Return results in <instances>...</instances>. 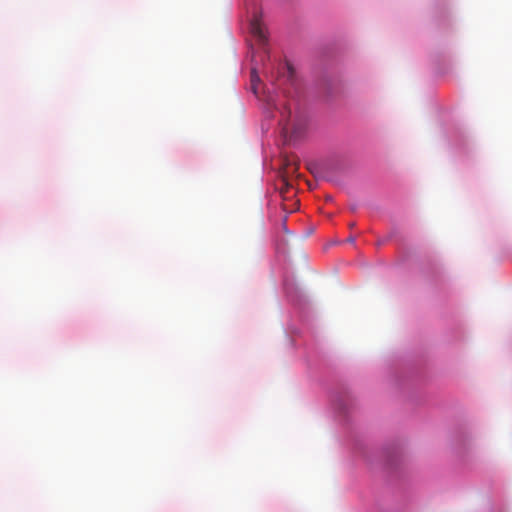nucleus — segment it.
Listing matches in <instances>:
<instances>
[{"mask_svg":"<svg viewBox=\"0 0 512 512\" xmlns=\"http://www.w3.org/2000/svg\"><path fill=\"white\" fill-rule=\"evenodd\" d=\"M250 32L256 38L259 48L263 51L265 55L268 54L267 49V33L266 28L262 22L261 13L254 12L253 16L250 20Z\"/></svg>","mask_w":512,"mask_h":512,"instance_id":"1","label":"nucleus"},{"mask_svg":"<svg viewBox=\"0 0 512 512\" xmlns=\"http://www.w3.org/2000/svg\"><path fill=\"white\" fill-rule=\"evenodd\" d=\"M290 114H291V111L289 109L285 108L284 111L282 112V117L288 118L290 116Z\"/></svg>","mask_w":512,"mask_h":512,"instance_id":"3","label":"nucleus"},{"mask_svg":"<svg viewBox=\"0 0 512 512\" xmlns=\"http://www.w3.org/2000/svg\"><path fill=\"white\" fill-rule=\"evenodd\" d=\"M252 61L254 62L253 67L251 68V90L254 94L258 93L259 85H260V78L258 75V67H257V61L256 56L253 55Z\"/></svg>","mask_w":512,"mask_h":512,"instance_id":"2","label":"nucleus"}]
</instances>
